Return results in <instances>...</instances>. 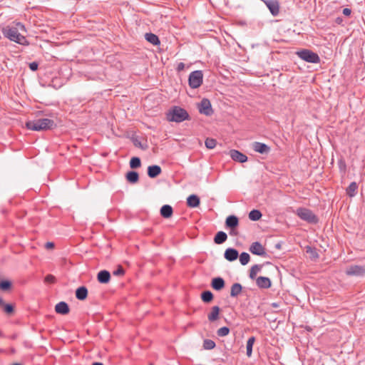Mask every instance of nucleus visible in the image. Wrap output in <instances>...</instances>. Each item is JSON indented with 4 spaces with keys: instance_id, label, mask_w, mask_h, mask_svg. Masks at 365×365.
<instances>
[{
    "instance_id": "obj_31",
    "label": "nucleus",
    "mask_w": 365,
    "mask_h": 365,
    "mask_svg": "<svg viewBox=\"0 0 365 365\" xmlns=\"http://www.w3.org/2000/svg\"><path fill=\"white\" fill-rule=\"evenodd\" d=\"M262 217V213L257 210H253L249 213V218L251 220L257 221Z\"/></svg>"
},
{
    "instance_id": "obj_7",
    "label": "nucleus",
    "mask_w": 365,
    "mask_h": 365,
    "mask_svg": "<svg viewBox=\"0 0 365 365\" xmlns=\"http://www.w3.org/2000/svg\"><path fill=\"white\" fill-rule=\"evenodd\" d=\"M349 276L362 277L365 275V267L359 265H352L349 267L346 271Z\"/></svg>"
},
{
    "instance_id": "obj_30",
    "label": "nucleus",
    "mask_w": 365,
    "mask_h": 365,
    "mask_svg": "<svg viewBox=\"0 0 365 365\" xmlns=\"http://www.w3.org/2000/svg\"><path fill=\"white\" fill-rule=\"evenodd\" d=\"M358 185L355 182H351L346 189V193L349 197H354L356 195Z\"/></svg>"
},
{
    "instance_id": "obj_36",
    "label": "nucleus",
    "mask_w": 365,
    "mask_h": 365,
    "mask_svg": "<svg viewBox=\"0 0 365 365\" xmlns=\"http://www.w3.org/2000/svg\"><path fill=\"white\" fill-rule=\"evenodd\" d=\"M205 146L209 149H212L216 146V140L213 138H207L205 142Z\"/></svg>"
},
{
    "instance_id": "obj_16",
    "label": "nucleus",
    "mask_w": 365,
    "mask_h": 365,
    "mask_svg": "<svg viewBox=\"0 0 365 365\" xmlns=\"http://www.w3.org/2000/svg\"><path fill=\"white\" fill-rule=\"evenodd\" d=\"M160 215L164 218H170L173 216V210L169 205H165L160 208Z\"/></svg>"
},
{
    "instance_id": "obj_10",
    "label": "nucleus",
    "mask_w": 365,
    "mask_h": 365,
    "mask_svg": "<svg viewBox=\"0 0 365 365\" xmlns=\"http://www.w3.org/2000/svg\"><path fill=\"white\" fill-rule=\"evenodd\" d=\"M250 251L256 255L259 256H263L265 255V249L263 247V246L258 242H253L250 247Z\"/></svg>"
},
{
    "instance_id": "obj_20",
    "label": "nucleus",
    "mask_w": 365,
    "mask_h": 365,
    "mask_svg": "<svg viewBox=\"0 0 365 365\" xmlns=\"http://www.w3.org/2000/svg\"><path fill=\"white\" fill-rule=\"evenodd\" d=\"M200 198L196 195H191L187 199V204L190 207H197L200 205Z\"/></svg>"
},
{
    "instance_id": "obj_35",
    "label": "nucleus",
    "mask_w": 365,
    "mask_h": 365,
    "mask_svg": "<svg viewBox=\"0 0 365 365\" xmlns=\"http://www.w3.org/2000/svg\"><path fill=\"white\" fill-rule=\"evenodd\" d=\"M215 347V343L211 339H205L203 341V348L205 349H212Z\"/></svg>"
},
{
    "instance_id": "obj_26",
    "label": "nucleus",
    "mask_w": 365,
    "mask_h": 365,
    "mask_svg": "<svg viewBox=\"0 0 365 365\" xmlns=\"http://www.w3.org/2000/svg\"><path fill=\"white\" fill-rule=\"evenodd\" d=\"M138 178H139L138 174V173H136L135 171H130L126 174V179L130 183L137 182L138 181Z\"/></svg>"
},
{
    "instance_id": "obj_43",
    "label": "nucleus",
    "mask_w": 365,
    "mask_h": 365,
    "mask_svg": "<svg viewBox=\"0 0 365 365\" xmlns=\"http://www.w3.org/2000/svg\"><path fill=\"white\" fill-rule=\"evenodd\" d=\"M29 68L34 71H36L38 68V63L36 62H32L29 63Z\"/></svg>"
},
{
    "instance_id": "obj_48",
    "label": "nucleus",
    "mask_w": 365,
    "mask_h": 365,
    "mask_svg": "<svg viewBox=\"0 0 365 365\" xmlns=\"http://www.w3.org/2000/svg\"><path fill=\"white\" fill-rule=\"evenodd\" d=\"M92 365H103L102 363L100 362H95Z\"/></svg>"
},
{
    "instance_id": "obj_5",
    "label": "nucleus",
    "mask_w": 365,
    "mask_h": 365,
    "mask_svg": "<svg viewBox=\"0 0 365 365\" xmlns=\"http://www.w3.org/2000/svg\"><path fill=\"white\" fill-rule=\"evenodd\" d=\"M296 214L302 220L309 223H317L318 222L317 216L309 209L299 207L296 210Z\"/></svg>"
},
{
    "instance_id": "obj_21",
    "label": "nucleus",
    "mask_w": 365,
    "mask_h": 365,
    "mask_svg": "<svg viewBox=\"0 0 365 365\" xmlns=\"http://www.w3.org/2000/svg\"><path fill=\"white\" fill-rule=\"evenodd\" d=\"M212 287L215 290H220L225 287V281L221 277H216L212 280Z\"/></svg>"
},
{
    "instance_id": "obj_2",
    "label": "nucleus",
    "mask_w": 365,
    "mask_h": 365,
    "mask_svg": "<svg viewBox=\"0 0 365 365\" xmlns=\"http://www.w3.org/2000/svg\"><path fill=\"white\" fill-rule=\"evenodd\" d=\"M189 118L187 112L180 108L174 107L167 113V120L170 122L180 123Z\"/></svg>"
},
{
    "instance_id": "obj_23",
    "label": "nucleus",
    "mask_w": 365,
    "mask_h": 365,
    "mask_svg": "<svg viewBox=\"0 0 365 365\" xmlns=\"http://www.w3.org/2000/svg\"><path fill=\"white\" fill-rule=\"evenodd\" d=\"M88 296V290L85 287H81L76 291V297L79 300H84Z\"/></svg>"
},
{
    "instance_id": "obj_11",
    "label": "nucleus",
    "mask_w": 365,
    "mask_h": 365,
    "mask_svg": "<svg viewBox=\"0 0 365 365\" xmlns=\"http://www.w3.org/2000/svg\"><path fill=\"white\" fill-rule=\"evenodd\" d=\"M273 16H277L279 12V5L277 1L267 0L264 1Z\"/></svg>"
},
{
    "instance_id": "obj_28",
    "label": "nucleus",
    "mask_w": 365,
    "mask_h": 365,
    "mask_svg": "<svg viewBox=\"0 0 365 365\" xmlns=\"http://www.w3.org/2000/svg\"><path fill=\"white\" fill-rule=\"evenodd\" d=\"M255 341V338L254 336H251L250 338H249L247 341L246 348H247V356L248 357H250L252 356V346H253Z\"/></svg>"
},
{
    "instance_id": "obj_9",
    "label": "nucleus",
    "mask_w": 365,
    "mask_h": 365,
    "mask_svg": "<svg viewBox=\"0 0 365 365\" xmlns=\"http://www.w3.org/2000/svg\"><path fill=\"white\" fill-rule=\"evenodd\" d=\"M239 225L238 218L235 215H230L227 217L225 221V225L227 227L230 228L232 230L230 232V235H235L233 230L236 228Z\"/></svg>"
},
{
    "instance_id": "obj_14",
    "label": "nucleus",
    "mask_w": 365,
    "mask_h": 365,
    "mask_svg": "<svg viewBox=\"0 0 365 365\" xmlns=\"http://www.w3.org/2000/svg\"><path fill=\"white\" fill-rule=\"evenodd\" d=\"M255 151L261 154L267 153L269 151V148L264 143L255 142L252 145Z\"/></svg>"
},
{
    "instance_id": "obj_37",
    "label": "nucleus",
    "mask_w": 365,
    "mask_h": 365,
    "mask_svg": "<svg viewBox=\"0 0 365 365\" xmlns=\"http://www.w3.org/2000/svg\"><path fill=\"white\" fill-rule=\"evenodd\" d=\"M217 333L219 336H225L229 334L230 329L227 327H223L220 328L217 330Z\"/></svg>"
},
{
    "instance_id": "obj_42",
    "label": "nucleus",
    "mask_w": 365,
    "mask_h": 365,
    "mask_svg": "<svg viewBox=\"0 0 365 365\" xmlns=\"http://www.w3.org/2000/svg\"><path fill=\"white\" fill-rule=\"evenodd\" d=\"M307 252H309L313 257L314 258H317L318 257V255L317 254V252L312 250L310 247H307Z\"/></svg>"
},
{
    "instance_id": "obj_47",
    "label": "nucleus",
    "mask_w": 365,
    "mask_h": 365,
    "mask_svg": "<svg viewBox=\"0 0 365 365\" xmlns=\"http://www.w3.org/2000/svg\"><path fill=\"white\" fill-rule=\"evenodd\" d=\"M343 14H344L345 16H349L351 14V10L348 8L344 9Z\"/></svg>"
},
{
    "instance_id": "obj_39",
    "label": "nucleus",
    "mask_w": 365,
    "mask_h": 365,
    "mask_svg": "<svg viewBox=\"0 0 365 365\" xmlns=\"http://www.w3.org/2000/svg\"><path fill=\"white\" fill-rule=\"evenodd\" d=\"M124 273L125 271L121 266H118V268L113 272V275L115 276H123Z\"/></svg>"
},
{
    "instance_id": "obj_1",
    "label": "nucleus",
    "mask_w": 365,
    "mask_h": 365,
    "mask_svg": "<svg viewBox=\"0 0 365 365\" xmlns=\"http://www.w3.org/2000/svg\"><path fill=\"white\" fill-rule=\"evenodd\" d=\"M26 127L31 130L41 131L52 129L56 127L53 120L48 118H40L34 120H29L26 123Z\"/></svg>"
},
{
    "instance_id": "obj_6",
    "label": "nucleus",
    "mask_w": 365,
    "mask_h": 365,
    "mask_svg": "<svg viewBox=\"0 0 365 365\" xmlns=\"http://www.w3.org/2000/svg\"><path fill=\"white\" fill-rule=\"evenodd\" d=\"M203 80V74L201 71L192 72L188 78L189 86L192 88H197L201 86Z\"/></svg>"
},
{
    "instance_id": "obj_34",
    "label": "nucleus",
    "mask_w": 365,
    "mask_h": 365,
    "mask_svg": "<svg viewBox=\"0 0 365 365\" xmlns=\"http://www.w3.org/2000/svg\"><path fill=\"white\" fill-rule=\"evenodd\" d=\"M250 257L248 253L242 252L240 255V262L242 265L247 264L250 261Z\"/></svg>"
},
{
    "instance_id": "obj_13",
    "label": "nucleus",
    "mask_w": 365,
    "mask_h": 365,
    "mask_svg": "<svg viewBox=\"0 0 365 365\" xmlns=\"http://www.w3.org/2000/svg\"><path fill=\"white\" fill-rule=\"evenodd\" d=\"M256 284L261 289H268L272 286L269 278L265 277H259L256 278Z\"/></svg>"
},
{
    "instance_id": "obj_49",
    "label": "nucleus",
    "mask_w": 365,
    "mask_h": 365,
    "mask_svg": "<svg viewBox=\"0 0 365 365\" xmlns=\"http://www.w3.org/2000/svg\"><path fill=\"white\" fill-rule=\"evenodd\" d=\"M272 305L273 307H275V308L278 307V305L276 303H273Z\"/></svg>"
},
{
    "instance_id": "obj_24",
    "label": "nucleus",
    "mask_w": 365,
    "mask_h": 365,
    "mask_svg": "<svg viewBox=\"0 0 365 365\" xmlns=\"http://www.w3.org/2000/svg\"><path fill=\"white\" fill-rule=\"evenodd\" d=\"M227 238V234L222 231H220L216 234L214 238V242L216 244H222L226 241Z\"/></svg>"
},
{
    "instance_id": "obj_45",
    "label": "nucleus",
    "mask_w": 365,
    "mask_h": 365,
    "mask_svg": "<svg viewBox=\"0 0 365 365\" xmlns=\"http://www.w3.org/2000/svg\"><path fill=\"white\" fill-rule=\"evenodd\" d=\"M184 68H185V63H184L180 62V63H179L178 64V66H177V71H182Z\"/></svg>"
},
{
    "instance_id": "obj_27",
    "label": "nucleus",
    "mask_w": 365,
    "mask_h": 365,
    "mask_svg": "<svg viewBox=\"0 0 365 365\" xmlns=\"http://www.w3.org/2000/svg\"><path fill=\"white\" fill-rule=\"evenodd\" d=\"M242 285L239 283H235L231 287L230 295L232 297H236L240 294L242 292Z\"/></svg>"
},
{
    "instance_id": "obj_19",
    "label": "nucleus",
    "mask_w": 365,
    "mask_h": 365,
    "mask_svg": "<svg viewBox=\"0 0 365 365\" xmlns=\"http://www.w3.org/2000/svg\"><path fill=\"white\" fill-rule=\"evenodd\" d=\"M97 278L99 282L106 284L110 281V274L109 272L102 270L98 272Z\"/></svg>"
},
{
    "instance_id": "obj_25",
    "label": "nucleus",
    "mask_w": 365,
    "mask_h": 365,
    "mask_svg": "<svg viewBox=\"0 0 365 365\" xmlns=\"http://www.w3.org/2000/svg\"><path fill=\"white\" fill-rule=\"evenodd\" d=\"M262 265L255 264L250 270V277L252 279H256L257 274L261 271Z\"/></svg>"
},
{
    "instance_id": "obj_51",
    "label": "nucleus",
    "mask_w": 365,
    "mask_h": 365,
    "mask_svg": "<svg viewBox=\"0 0 365 365\" xmlns=\"http://www.w3.org/2000/svg\"><path fill=\"white\" fill-rule=\"evenodd\" d=\"M13 365H21L20 364H14Z\"/></svg>"
},
{
    "instance_id": "obj_22",
    "label": "nucleus",
    "mask_w": 365,
    "mask_h": 365,
    "mask_svg": "<svg viewBox=\"0 0 365 365\" xmlns=\"http://www.w3.org/2000/svg\"><path fill=\"white\" fill-rule=\"evenodd\" d=\"M220 311V309L219 307H217V306L213 307L212 308L210 313H209L207 315V318H208L209 321L214 322V321H216L217 319H218Z\"/></svg>"
},
{
    "instance_id": "obj_38",
    "label": "nucleus",
    "mask_w": 365,
    "mask_h": 365,
    "mask_svg": "<svg viewBox=\"0 0 365 365\" xmlns=\"http://www.w3.org/2000/svg\"><path fill=\"white\" fill-rule=\"evenodd\" d=\"M11 284L9 281L5 280L0 282V289L6 291L10 289Z\"/></svg>"
},
{
    "instance_id": "obj_44",
    "label": "nucleus",
    "mask_w": 365,
    "mask_h": 365,
    "mask_svg": "<svg viewBox=\"0 0 365 365\" xmlns=\"http://www.w3.org/2000/svg\"><path fill=\"white\" fill-rule=\"evenodd\" d=\"M15 28H18V31L20 30L21 31H25V27L24 26L21 24V23H17L16 24V27Z\"/></svg>"
},
{
    "instance_id": "obj_3",
    "label": "nucleus",
    "mask_w": 365,
    "mask_h": 365,
    "mask_svg": "<svg viewBox=\"0 0 365 365\" xmlns=\"http://www.w3.org/2000/svg\"><path fill=\"white\" fill-rule=\"evenodd\" d=\"M296 54L301 59L308 63H317L320 61V58L318 54L309 49H302L297 51Z\"/></svg>"
},
{
    "instance_id": "obj_12",
    "label": "nucleus",
    "mask_w": 365,
    "mask_h": 365,
    "mask_svg": "<svg viewBox=\"0 0 365 365\" xmlns=\"http://www.w3.org/2000/svg\"><path fill=\"white\" fill-rule=\"evenodd\" d=\"M230 156L232 160L240 163H245L247 160V157L245 155L236 150H231Z\"/></svg>"
},
{
    "instance_id": "obj_15",
    "label": "nucleus",
    "mask_w": 365,
    "mask_h": 365,
    "mask_svg": "<svg viewBox=\"0 0 365 365\" xmlns=\"http://www.w3.org/2000/svg\"><path fill=\"white\" fill-rule=\"evenodd\" d=\"M55 311L58 314H67L69 312V307L66 302H61L56 305Z\"/></svg>"
},
{
    "instance_id": "obj_18",
    "label": "nucleus",
    "mask_w": 365,
    "mask_h": 365,
    "mask_svg": "<svg viewBox=\"0 0 365 365\" xmlns=\"http://www.w3.org/2000/svg\"><path fill=\"white\" fill-rule=\"evenodd\" d=\"M161 168L158 165H151L148 168V175L150 178H154L161 173Z\"/></svg>"
},
{
    "instance_id": "obj_4",
    "label": "nucleus",
    "mask_w": 365,
    "mask_h": 365,
    "mask_svg": "<svg viewBox=\"0 0 365 365\" xmlns=\"http://www.w3.org/2000/svg\"><path fill=\"white\" fill-rule=\"evenodd\" d=\"M5 34L11 41L22 45L27 44L26 38L18 31V28H8L5 31Z\"/></svg>"
},
{
    "instance_id": "obj_32",
    "label": "nucleus",
    "mask_w": 365,
    "mask_h": 365,
    "mask_svg": "<svg viewBox=\"0 0 365 365\" xmlns=\"http://www.w3.org/2000/svg\"><path fill=\"white\" fill-rule=\"evenodd\" d=\"M202 300L205 302H210L213 299V294L210 291L202 292L201 295Z\"/></svg>"
},
{
    "instance_id": "obj_8",
    "label": "nucleus",
    "mask_w": 365,
    "mask_h": 365,
    "mask_svg": "<svg viewBox=\"0 0 365 365\" xmlns=\"http://www.w3.org/2000/svg\"><path fill=\"white\" fill-rule=\"evenodd\" d=\"M199 111L206 115H210L212 113L211 103L208 99L204 98L201 101L199 105Z\"/></svg>"
},
{
    "instance_id": "obj_29",
    "label": "nucleus",
    "mask_w": 365,
    "mask_h": 365,
    "mask_svg": "<svg viewBox=\"0 0 365 365\" xmlns=\"http://www.w3.org/2000/svg\"><path fill=\"white\" fill-rule=\"evenodd\" d=\"M145 39L153 45H158L160 43L158 37L155 34L151 33L145 34Z\"/></svg>"
},
{
    "instance_id": "obj_50",
    "label": "nucleus",
    "mask_w": 365,
    "mask_h": 365,
    "mask_svg": "<svg viewBox=\"0 0 365 365\" xmlns=\"http://www.w3.org/2000/svg\"><path fill=\"white\" fill-rule=\"evenodd\" d=\"M4 304V303H3V300H2V299H1V298H0V304Z\"/></svg>"
},
{
    "instance_id": "obj_33",
    "label": "nucleus",
    "mask_w": 365,
    "mask_h": 365,
    "mask_svg": "<svg viewBox=\"0 0 365 365\" xmlns=\"http://www.w3.org/2000/svg\"><path fill=\"white\" fill-rule=\"evenodd\" d=\"M140 165H141V163H140V160L139 158L133 157L130 159V166L131 168H133V169L138 168L140 166Z\"/></svg>"
},
{
    "instance_id": "obj_46",
    "label": "nucleus",
    "mask_w": 365,
    "mask_h": 365,
    "mask_svg": "<svg viewBox=\"0 0 365 365\" xmlns=\"http://www.w3.org/2000/svg\"><path fill=\"white\" fill-rule=\"evenodd\" d=\"M45 247L46 249H53L54 247V244L51 242H48L46 243Z\"/></svg>"
},
{
    "instance_id": "obj_17",
    "label": "nucleus",
    "mask_w": 365,
    "mask_h": 365,
    "mask_svg": "<svg viewBox=\"0 0 365 365\" xmlns=\"http://www.w3.org/2000/svg\"><path fill=\"white\" fill-rule=\"evenodd\" d=\"M238 257V252L232 248H228L225 252V258L228 261H234Z\"/></svg>"
},
{
    "instance_id": "obj_40",
    "label": "nucleus",
    "mask_w": 365,
    "mask_h": 365,
    "mask_svg": "<svg viewBox=\"0 0 365 365\" xmlns=\"http://www.w3.org/2000/svg\"><path fill=\"white\" fill-rule=\"evenodd\" d=\"M45 282L46 283H49V284H53L56 282V278L52 274H48L46 277H45V279H44Z\"/></svg>"
},
{
    "instance_id": "obj_41",
    "label": "nucleus",
    "mask_w": 365,
    "mask_h": 365,
    "mask_svg": "<svg viewBox=\"0 0 365 365\" xmlns=\"http://www.w3.org/2000/svg\"><path fill=\"white\" fill-rule=\"evenodd\" d=\"M4 312L7 314H11L14 312V308L11 304L4 305Z\"/></svg>"
}]
</instances>
